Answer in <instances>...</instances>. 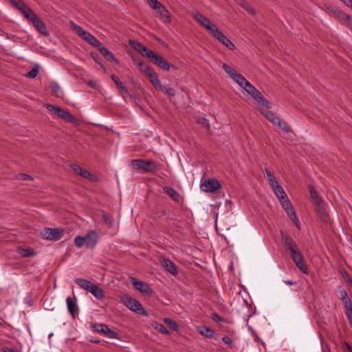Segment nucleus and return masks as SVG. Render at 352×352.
Returning a JSON list of instances; mask_svg holds the SVG:
<instances>
[{"label": "nucleus", "mask_w": 352, "mask_h": 352, "mask_svg": "<svg viewBox=\"0 0 352 352\" xmlns=\"http://www.w3.org/2000/svg\"><path fill=\"white\" fill-rule=\"evenodd\" d=\"M135 50L150 59L154 64L164 70H169L170 64L162 56L156 54L153 51L146 48L145 45H134Z\"/></svg>", "instance_id": "1"}, {"label": "nucleus", "mask_w": 352, "mask_h": 352, "mask_svg": "<svg viewBox=\"0 0 352 352\" xmlns=\"http://www.w3.org/2000/svg\"><path fill=\"white\" fill-rule=\"evenodd\" d=\"M238 85L244 89L248 94H250L259 105L269 106V101H267L261 92L254 87L244 76L240 79Z\"/></svg>", "instance_id": "2"}, {"label": "nucleus", "mask_w": 352, "mask_h": 352, "mask_svg": "<svg viewBox=\"0 0 352 352\" xmlns=\"http://www.w3.org/2000/svg\"><path fill=\"white\" fill-rule=\"evenodd\" d=\"M98 241V234L94 230H90L85 236H77L74 239V243L78 248L85 245L87 248L94 249Z\"/></svg>", "instance_id": "3"}, {"label": "nucleus", "mask_w": 352, "mask_h": 352, "mask_svg": "<svg viewBox=\"0 0 352 352\" xmlns=\"http://www.w3.org/2000/svg\"><path fill=\"white\" fill-rule=\"evenodd\" d=\"M131 166L133 169L142 170L145 173H155L157 170L156 162L153 160H133Z\"/></svg>", "instance_id": "4"}, {"label": "nucleus", "mask_w": 352, "mask_h": 352, "mask_svg": "<svg viewBox=\"0 0 352 352\" xmlns=\"http://www.w3.org/2000/svg\"><path fill=\"white\" fill-rule=\"evenodd\" d=\"M120 302L123 303L130 310L146 316V311L143 308L142 305L135 298L128 296L122 295L120 296Z\"/></svg>", "instance_id": "5"}, {"label": "nucleus", "mask_w": 352, "mask_h": 352, "mask_svg": "<svg viewBox=\"0 0 352 352\" xmlns=\"http://www.w3.org/2000/svg\"><path fill=\"white\" fill-rule=\"evenodd\" d=\"M64 230L61 228H45L41 232V236L47 240L58 241L63 236Z\"/></svg>", "instance_id": "6"}, {"label": "nucleus", "mask_w": 352, "mask_h": 352, "mask_svg": "<svg viewBox=\"0 0 352 352\" xmlns=\"http://www.w3.org/2000/svg\"><path fill=\"white\" fill-rule=\"evenodd\" d=\"M71 26L72 30L89 44H100V43L94 36H92L89 32L84 30L80 26L73 22H71Z\"/></svg>", "instance_id": "7"}, {"label": "nucleus", "mask_w": 352, "mask_h": 352, "mask_svg": "<svg viewBox=\"0 0 352 352\" xmlns=\"http://www.w3.org/2000/svg\"><path fill=\"white\" fill-rule=\"evenodd\" d=\"M91 329L94 331L101 333L109 338L116 339L118 338V333L109 329L104 324H91Z\"/></svg>", "instance_id": "8"}, {"label": "nucleus", "mask_w": 352, "mask_h": 352, "mask_svg": "<svg viewBox=\"0 0 352 352\" xmlns=\"http://www.w3.org/2000/svg\"><path fill=\"white\" fill-rule=\"evenodd\" d=\"M200 188L206 192H214L221 188V184L217 179H208L201 184Z\"/></svg>", "instance_id": "9"}, {"label": "nucleus", "mask_w": 352, "mask_h": 352, "mask_svg": "<svg viewBox=\"0 0 352 352\" xmlns=\"http://www.w3.org/2000/svg\"><path fill=\"white\" fill-rule=\"evenodd\" d=\"M290 256L292 258V260L295 263L296 265L298 268L305 274H308V269L307 265L303 260V256L301 252L297 249L294 250V253H290Z\"/></svg>", "instance_id": "10"}, {"label": "nucleus", "mask_w": 352, "mask_h": 352, "mask_svg": "<svg viewBox=\"0 0 352 352\" xmlns=\"http://www.w3.org/2000/svg\"><path fill=\"white\" fill-rule=\"evenodd\" d=\"M131 283L137 290L143 294H150L152 292L151 287L147 283L141 280H138L134 277H131Z\"/></svg>", "instance_id": "11"}, {"label": "nucleus", "mask_w": 352, "mask_h": 352, "mask_svg": "<svg viewBox=\"0 0 352 352\" xmlns=\"http://www.w3.org/2000/svg\"><path fill=\"white\" fill-rule=\"evenodd\" d=\"M288 204L285 206V203H283L281 204L282 207L285 209L286 211L287 215L290 217L292 221L294 223V224L299 228V221L298 219V217L296 216V212L294 211L291 201L289 200L287 201Z\"/></svg>", "instance_id": "12"}, {"label": "nucleus", "mask_w": 352, "mask_h": 352, "mask_svg": "<svg viewBox=\"0 0 352 352\" xmlns=\"http://www.w3.org/2000/svg\"><path fill=\"white\" fill-rule=\"evenodd\" d=\"M271 188H272L274 192L278 197L280 204H282L283 203H285V206L287 205L288 204L287 201L289 200V199L283 187L280 186L279 184H277L276 185H274V186H273Z\"/></svg>", "instance_id": "13"}, {"label": "nucleus", "mask_w": 352, "mask_h": 352, "mask_svg": "<svg viewBox=\"0 0 352 352\" xmlns=\"http://www.w3.org/2000/svg\"><path fill=\"white\" fill-rule=\"evenodd\" d=\"M160 262L161 265L166 269V271L170 272L172 275H177L178 274V270L176 265L164 257H161L160 258Z\"/></svg>", "instance_id": "14"}, {"label": "nucleus", "mask_w": 352, "mask_h": 352, "mask_svg": "<svg viewBox=\"0 0 352 352\" xmlns=\"http://www.w3.org/2000/svg\"><path fill=\"white\" fill-rule=\"evenodd\" d=\"M223 70L230 76L233 80L238 84L241 78H243V76L238 73L233 67L228 65L226 63L223 64Z\"/></svg>", "instance_id": "15"}, {"label": "nucleus", "mask_w": 352, "mask_h": 352, "mask_svg": "<svg viewBox=\"0 0 352 352\" xmlns=\"http://www.w3.org/2000/svg\"><path fill=\"white\" fill-rule=\"evenodd\" d=\"M261 109L260 111L261 113L265 116V118L272 122L273 124H276L278 122L279 118L276 117L272 111L269 109L271 108V104L269 102V106L265 107L264 105H260Z\"/></svg>", "instance_id": "16"}, {"label": "nucleus", "mask_w": 352, "mask_h": 352, "mask_svg": "<svg viewBox=\"0 0 352 352\" xmlns=\"http://www.w3.org/2000/svg\"><path fill=\"white\" fill-rule=\"evenodd\" d=\"M56 115L67 122L71 123L78 122V119L76 118L72 113H70L69 111L66 109H63L59 107Z\"/></svg>", "instance_id": "17"}, {"label": "nucleus", "mask_w": 352, "mask_h": 352, "mask_svg": "<svg viewBox=\"0 0 352 352\" xmlns=\"http://www.w3.org/2000/svg\"><path fill=\"white\" fill-rule=\"evenodd\" d=\"M315 212L318 217L324 221H327L328 217L326 214L322 201L320 200L318 203H314Z\"/></svg>", "instance_id": "18"}, {"label": "nucleus", "mask_w": 352, "mask_h": 352, "mask_svg": "<svg viewBox=\"0 0 352 352\" xmlns=\"http://www.w3.org/2000/svg\"><path fill=\"white\" fill-rule=\"evenodd\" d=\"M30 23L33 25V26L38 32L43 35L47 34L46 28L43 21L41 19H40L37 16L33 18Z\"/></svg>", "instance_id": "19"}, {"label": "nucleus", "mask_w": 352, "mask_h": 352, "mask_svg": "<svg viewBox=\"0 0 352 352\" xmlns=\"http://www.w3.org/2000/svg\"><path fill=\"white\" fill-rule=\"evenodd\" d=\"M156 10L157 14L160 16L161 20L165 23L170 22V16L167 9L162 5Z\"/></svg>", "instance_id": "20"}, {"label": "nucleus", "mask_w": 352, "mask_h": 352, "mask_svg": "<svg viewBox=\"0 0 352 352\" xmlns=\"http://www.w3.org/2000/svg\"><path fill=\"white\" fill-rule=\"evenodd\" d=\"M146 78L149 80V81L157 90L162 89V87L160 81L157 77V74L153 71V69L151 71V72L148 74Z\"/></svg>", "instance_id": "21"}, {"label": "nucleus", "mask_w": 352, "mask_h": 352, "mask_svg": "<svg viewBox=\"0 0 352 352\" xmlns=\"http://www.w3.org/2000/svg\"><path fill=\"white\" fill-rule=\"evenodd\" d=\"M72 170L74 172H75L76 174L82 176L84 178L89 179L90 180H93L91 174L87 170L82 168L80 166L77 164H74L72 166Z\"/></svg>", "instance_id": "22"}, {"label": "nucleus", "mask_w": 352, "mask_h": 352, "mask_svg": "<svg viewBox=\"0 0 352 352\" xmlns=\"http://www.w3.org/2000/svg\"><path fill=\"white\" fill-rule=\"evenodd\" d=\"M193 16L195 19L197 21L206 29V27L211 24L210 21L208 18H206L204 14H201L199 12H195L193 14Z\"/></svg>", "instance_id": "23"}, {"label": "nucleus", "mask_w": 352, "mask_h": 352, "mask_svg": "<svg viewBox=\"0 0 352 352\" xmlns=\"http://www.w3.org/2000/svg\"><path fill=\"white\" fill-rule=\"evenodd\" d=\"M88 292H91L98 299H102L104 297L103 289L96 285L92 284Z\"/></svg>", "instance_id": "24"}, {"label": "nucleus", "mask_w": 352, "mask_h": 352, "mask_svg": "<svg viewBox=\"0 0 352 352\" xmlns=\"http://www.w3.org/2000/svg\"><path fill=\"white\" fill-rule=\"evenodd\" d=\"M164 192L171 197L174 201L179 202L180 200L179 194L173 188L169 186H164L163 188Z\"/></svg>", "instance_id": "25"}, {"label": "nucleus", "mask_w": 352, "mask_h": 352, "mask_svg": "<svg viewBox=\"0 0 352 352\" xmlns=\"http://www.w3.org/2000/svg\"><path fill=\"white\" fill-rule=\"evenodd\" d=\"M19 12L30 22L33 18H34L36 15L33 12L32 9L29 8L27 5L24 8H22L19 10Z\"/></svg>", "instance_id": "26"}, {"label": "nucleus", "mask_w": 352, "mask_h": 352, "mask_svg": "<svg viewBox=\"0 0 352 352\" xmlns=\"http://www.w3.org/2000/svg\"><path fill=\"white\" fill-rule=\"evenodd\" d=\"M284 243L287 248L289 250L290 253H294V250L298 249L297 245L289 236H286L285 238Z\"/></svg>", "instance_id": "27"}, {"label": "nucleus", "mask_w": 352, "mask_h": 352, "mask_svg": "<svg viewBox=\"0 0 352 352\" xmlns=\"http://www.w3.org/2000/svg\"><path fill=\"white\" fill-rule=\"evenodd\" d=\"M284 243L287 248L289 250L290 253H294V250L298 249L297 245L289 236H286L285 238Z\"/></svg>", "instance_id": "28"}, {"label": "nucleus", "mask_w": 352, "mask_h": 352, "mask_svg": "<svg viewBox=\"0 0 352 352\" xmlns=\"http://www.w3.org/2000/svg\"><path fill=\"white\" fill-rule=\"evenodd\" d=\"M67 306L69 314L72 316L74 315L76 309H77L76 303L73 300V299L68 296L66 299Z\"/></svg>", "instance_id": "29"}, {"label": "nucleus", "mask_w": 352, "mask_h": 352, "mask_svg": "<svg viewBox=\"0 0 352 352\" xmlns=\"http://www.w3.org/2000/svg\"><path fill=\"white\" fill-rule=\"evenodd\" d=\"M213 36L221 43V44H232V43L219 30L213 35Z\"/></svg>", "instance_id": "30"}, {"label": "nucleus", "mask_w": 352, "mask_h": 352, "mask_svg": "<svg viewBox=\"0 0 352 352\" xmlns=\"http://www.w3.org/2000/svg\"><path fill=\"white\" fill-rule=\"evenodd\" d=\"M76 283L79 285L81 288L86 289L87 291H89V288L91 287V283L90 281L83 279V278H76L75 280Z\"/></svg>", "instance_id": "31"}, {"label": "nucleus", "mask_w": 352, "mask_h": 352, "mask_svg": "<svg viewBox=\"0 0 352 352\" xmlns=\"http://www.w3.org/2000/svg\"><path fill=\"white\" fill-rule=\"evenodd\" d=\"M99 50L107 60L116 61L113 54L111 52H109L105 47L102 46L99 48Z\"/></svg>", "instance_id": "32"}, {"label": "nucleus", "mask_w": 352, "mask_h": 352, "mask_svg": "<svg viewBox=\"0 0 352 352\" xmlns=\"http://www.w3.org/2000/svg\"><path fill=\"white\" fill-rule=\"evenodd\" d=\"M111 79L113 80V82L116 83L117 87L122 90L123 92L126 93L129 96H130V94L129 93L128 90L126 89V87L123 85V83L120 81V80L115 75L112 74L111 76Z\"/></svg>", "instance_id": "33"}, {"label": "nucleus", "mask_w": 352, "mask_h": 352, "mask_svg": "<svg viewBox=\"0 0 352 352\" xmlns=\"http://www.w3.org/2000/svg\"><path fill=\"white\" fill-rule=\"evenodd\" d=\"M50 88H51L52 91H53V93L57 97L60 98L63 96V92L60 87L59 86V85L57 82H52L50 85Z\"/></svg>", "instance_id": "34"}, {"label": "nucleus", "mask_w": 352, "mask_h": 352, "mask_svg": "<svg viewBox=\"0 0 352 352\" xmlns=\"http://www.w3.org/2000/svg\"><path fill=\"white\" fill-rule=\"evenodd\" d=\"M199 331L206 338H212L214 336V331L205 326L200 327Z\"/></svg>", "instance_id": "35"}, {"label": "nucleus", "mask_w": 352, "mask_h": 352, "mask_svg": "<svg viewBox=\"0 0 352 352\" xmlns=\"http://www.w3.org/2000/svg\"><path fill=\"white\" fill-rule=\"evenodd\" d=\"M308 188L309 190L310 197L313 199L314 203H318L319 201L322 200L318 196L317 191L312 185H309Z\"/></svg>", "instance_id": "36"}, {"label": "nucleus", "mask_w": 352, "mask_h": 352, "mask_svg": "<svg viewBox=\"0 0 352 352\" xmlns=\"http://www.w3.org/2000/svg\"><path fill=\"white\" fill-rule=\"evenodd\" d=\"M137 65L140 69V71L144 74L146 76L148 74L151 72L153 69L148 65H144L142 62H138Z\"/></svg>", "instance_id": "37"}, {"label": "nucleus", "mask_w": 352, "mask_h": 352, "mask_svg": "<svg viewBox=\"0 0 352 352\" xmlns=\"http://www.w3.org/2000/svg\"><path fill=\"white\" fill-rule=\"evenodd\" d=\"M238 3L245 10H246L249 13L253 14H255L253 8L245 0H238Z\"/></svg>", "instance_id": "38"}, {"label": "nucleus", "mask_w": 352, "mask_h": 352, "mask_svg": "<svg viewBox=\"0 0 352 352\" xmlns=\"http://www.w3.org/2000/svg\"><path fill=\"white\" fill-rule=\"evenodd\" d=\"M9 1L19 11L26 6L22 0H9Z\"/></svg>", "instance_id": "39"}, {"label": "nucleus", "mask_w": 352, "mask_h": 352, "mask_svg": "<svg viewBox=\"0 0 352 352\" xmlns=\"http://www.w3.org/2000/svg\"><path fill=\"white\" fill-rule=\"evenodd\" d=\"M265 173L267 177L269 184L271 187L273 186H274V185L278 184L274 175L269 170L266 169Z\"/></svg>", "instance_id": "40"}, {"label": "nucleus", "mask_w": 352, "mask_h": 352, "mask_svg": "<svg viewBox=\"0 0 352 352\" xmlns=\"http://www.w3.org/2000/svg\"><path fill=\"white\" fill-rule=\"evenodd\" d=\"M276 125L278 126L281 129H283L284 131L288 133L291 131V128L289 125L284 122L281 121L280 118L278 119V122H276Z\"/></svg>", "instance_id": "41"}, {"label": "nucleus", "mask_w": 352, "mask_h": 352, "mask_svg": "<svg viewBox=\"0 0 352 352\" xmlns=\"http://www.w3.org/2000/svg\"><path fill=\"white\" fill-rule=\"evenodd\" d=\"M155 329L163 334H168L169 331L162 324L155 323Z\"/></svg>", "instance_id": "42"}, {"label": "nucleus", "mask_w": 352, "mask_h": 352, "mask_svg": "<svg viewBox=\"0 0 352 352\" xmlns=\"http://www.w3.org/2000/svg\"><path fill=\"white\" fill-rule=\"evenodd\" d=\"M102 219L109 228H111L114 226L113 219L109 215L105 214H102Z\"/></svg>", "instance_id": "43"}, {"label": "nucleus", "mask_w": 352, "mask_h": 352, "mask_svg": "<svg viewBox=\"0 0 352 352\" xmlns=\"http://www.w3.org/2000/svg\"><path fill=\"white\" fill-rule=\"evenodd\" d=\"M38 74V69L37 67H33L30 72H28L26 76L30 78H34Z\"/></svg>", "instance_id": "44"}, {"label": "nucleus", "mask_w": 352, "mask_h": 352, "mask_svg": "<svg viewBox=\"0 0 352 352\" xmlns=\"http://www.w3.org/2000/svg\"><path fill=\"white\" fill-rule=\"evenodd\" d=\"M206 30L210 32V34L212 36H213L219 30V28L216 25L211 23L210 25L206 27Z\"/></svg>", "instance_id": "45"}, {"label": "nucleus", "mask_w": 352, "mask_h": 352, "mask_svg": "<svg viewBox=\"0 0 352 352\" xmlns=\"http://www.w3.org/2000/svg\"><path fill=\"white\" fill-rule=\"evenodd\" d=\"M340 17L342 19L347 21L349 28L352 30V19L350 16L345 13H342L340 14Z\"/></svg>", "instance_id": "46"}, {"label": "nucleus", "mask_w": 352, "mask_h": 352, "mask_svg": "<svg viewBox=\"0 0 352 352\" xmlns=\"http://www.w3.org/2000/svg\"><path fill=\"white\" fill-rule=\"evenodd\" d=\"M164 322L168 325L172 330H176L177 329V324L173 320L169 318H165Z\"/></svg>", "instance_id": "47"}, {"label": "nucleus", "mask_w": 352, "mask_h": 352, "mask_svg": "<svg viewBox=\"0 0 352 352\" xmlns=\"http://www.w3.org/2000/svg\"><path fill=\"white\" fill-rule=\"evenodd\" d=\"M198 123L202 124L205 128L207 129H209L210 128V124L208 120L203 117L199 118L197 120Z\"/></svg>", "instance_id": "48"}, {"label": "nucleus", "mask_w": 352, "mask_h": 352, "mask_svg": "<svg viewBox=\"0 0 352 352\" xmlns=\"http://www.w3.org/2000/svg\"><path fill=\"white\" fill-rule=\"evenodd\" d=\"M148 5L155 10H157L160 6H161L162 4L157 0H151L150 2L148 3Z\"/></svg>", "instance_id": "49"}, {"label": "nucleus", "mask_w": 352, "mask_h": 352, "mask_svg": "<svg viewBox=\"0 0 352 352\" xmlns=\"http://www.w3.org/2000/svg\"><path fill=\"white\" fill-rule=\"evenodd\" d=\"M20 253L25 257L31 256L34 254L33 250L31 249H22Z\"/></svg>", "instance_id": "50"}, {"label": "nucleus", "mask_w": 352, "mask_h": 352, "mask_svg": "<svg viewBox=\"0 0 352 352\" xmlns=\"http://www.w3.org/2000/svg\"><path fill=\"white\" fill-rule=\"evenodd\" d=\"M45 107H46L47 109L49 111H50V112L53 113H54V114H55V115L56 114L57 111H58V109H59V107H56V106H54V105H53V104H47L45 105Z\"/></svg>", "instance_id": "51"}, {"label": "nucleus", "mask_w": 352, "mask_h": 352, "mask_svg": "<svg viewBox=\"0 0 352 352\" xmlns=\"http://www.w3.org/2000/svg\"><path fill=\"white\" fill-rule=\"evenodd\" d=\"M211 318L213 321L216 322H220L224 321V319L221 318L218 314L212 313L211 314Z\"/></svg>", "instance_id": "52"}, {"label": "nucleus", "mask_w": 352, "mask_h": 352, "mask_svg": "<svg viewBox=\"0 0 352 352\" xmlns=\"http://www.w3.org/2000/svg\"><path fill=\"white\" fill-rule=\"evenodd\" d=\"M16 177H17V179H21V180H32V176L27 175V174H23V173L19 174L16 176Z\"/></svg>", "instance_id": "53"}, {"label": "nucleus", "mask_w": 352, "mask_h": 352, "mask_svg": "<svg viewBox=\"0 0 352 352\" xmlns=\"http://www.w3.org/2000/svg\"><path fill=\"white\" fill-rule=\"evenodd\" d=\"M340 298H341V300H342V302L350 299L349 296H348L347 292L344 289H342L340 292Z\"/></svg>", "instance_id": "54"}, {"label": "nucleus", "mask_w": 352, "mask_h": 352, "mask_svg": "<svg viewBox=\"0 0 352 352\" xmlns=\"http://www.w3.org/2000/svg\"><path fill=\"white\" fill-rule=\"evenodd\" d=\"M345 314L349 320L350 325L352 327V309L346 310Z\"/></svg>", "instance_id": "55"}, {"label": "nucleus", "mask_w": 352, "mask_h": 352, "mask_svg": "<svg viewBox=\"0 0 352 352\" xmlns=\"http://www.w3.org/2000/svg\"><path fill=\"white\" fill-rule=\"evenodd\" d=\"M343 304L346 310L352 309V302L351 299L343 301Z\"/></svg>", "instance_id": "56"}, {"label": "nucleus", "mask_w": 352, "mask_h": 352, "mask_svg": "<svg viewBox=\"0 0 352 352\" xmlns=\"http://www.w3.org/2000/svg\"><path fill=\"white\" fill-rule=\"evenodd\" d=\"M166 94L169 98H172L175 96V90L172 88H167L166 89Z\"/></svg>", "instance_id": "57"}, {"label": "nucleus", "mask_w": 352, "mask_h": 352, "mask_svg": "<svg viewBox=\"0 0 352 352\" xmlns=\"http://www.w3.org/2000/svg\"><path fill=\"white\" fill-rule=\"evenodd\" d=\"M222 341L226 344H231V339L228 336H224L222 338Z\"/></svg>", "instance_id": "58"}, {"label": "nucleus", "mask_w": 352, "mask_h": 352, "mask_svg": "<svg viewBox=\"0 0 352 352\" xmlns=\"http://www.w3.org/2000/svg\"><path fill=\"white\" fill-rule=\"evenodd\" d=\"M88 85H90L92 87H97V83L96 82H94V81H92V80L89 81L88 82Z\"/></svg>", "instance_id": "59"}, {"label": "nucleus", "mask_w": 352, "mask_h": 352, "mask_svg": "<svg viewBox=\"0 0 352 352\" xmlns=\"http://www.w3.org/2000/svg\"><path fill=\"white\" fill-rule=\"evenodd\" d=\"M284 283L290 286H292L295 284V283L292 280H285Z\"/></svg>", "instance_id": "60"}, {"label": "nucleus", "mask_w": 352, "mask_h": 352, "mask_svg": "<svg viewBox=\"0 0 352 352\" xmlns=\"http://www.w3.org/2000/svg\"><path fill=\"white\" fill-rule=\"evenodd\" d=\"M129 43L130 45H132V44H140V43L135 42V41H134L133 40H131V39L129 40Z\"/></svg>", "instance_id": "61"}, {"label": "nucleus", "mask_w": 352, "mask_h": 352, "mask_svg": "<svg viewBox=\"0 0 352 352\" xmlns=\"http://www.w3.org/2000/svg\"><path fill=\"white\" fill-rule=\"evenodd\" d=\"M3 352H16V351L12 349H6Z\"/></svg>", "instance_id": "62"}, {"label": "nucleus", "mask_w": 352, "mask_h": 352, "mask_svg": "<svg viewBox=\"0 0 352 352\" xmlns=\"http://www.w3.org/2000/svg\"><path fill=\"white\" fill-rule=\"evenodd\" d=\"M227 46L229 47L230 50H233L234 49L235 45H227Z\"/></svg>", "instance_id": "63"}, {"label": "nucleus", "mask_w": 352, "mask_h": 352, "mask_svg": "<svg viewBox=\"0 0 352 352\" xmlns=\"http://www.w3.org/2000/svg\"><path fill=\"white\" fill-rule=\"evenodd\" d=\"M348 349L349 352H352V348L349 345H348Z\"/></svg>", "instance_id": "64"}]
</instances>
